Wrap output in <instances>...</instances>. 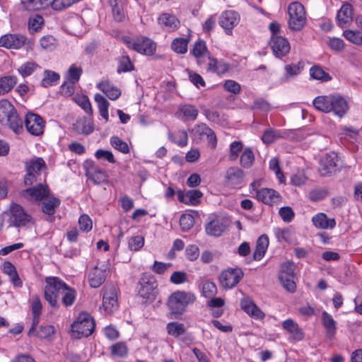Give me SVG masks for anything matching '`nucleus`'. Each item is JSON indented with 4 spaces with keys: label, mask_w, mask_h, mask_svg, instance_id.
<instances>
[{
    "label": "nucleus",
    "mask_w": 362,
    "mask_h": 362,
    "mask_svg": "<svg viewBox=\"0 0 362 362\" xmlns=\"http://www.w3.org/2000/svg\"><path fill=\"white\" fill-rule=\"evenodd\" d=\"M332 112L339 117H342L349 110V104L346 100L339 95H332Z\"/></svg>",
    "instance_id": "25"
},
{
    "label": "nucleus",
    "mask_w": 362,
    "mask_h": 362,
    "mask_svg": "<svg viewBox=\"0 0 362 362\" xmlns=\"http://www.w3.org/2000/svg\"><path fill=\"white\" fill-rule=\"evenodd\" d=\"M97 87L104 93L105 95L112 100H117L121 95V91L119 88L115 86L109 81H103L98 83Z\"/></svg>",
    "instance_id": "31"
},
{
    "label": "nucleus",
    "mask_w": 362,
    "mask_h": 362,
    "mask_svg": "<svg viewBox=\"0 0 362 362\" xmlns=\"http://www.w3.org/2000/svg\"><path fill=\"white\" fill-rule=\"evenodd\" d=\"M68 24L74 35H77L82 31L83 19L81 17L78 16L72 17L69 20Z\"/></svg>",
    "instance_id": "60"
},
{
    "label": "nucleus",
    "mask_w": 362,
    "mask_h": 362,
    "mask_svg": "<svg viewBox=\"0 0 362 362\" xmlns=\"http://www.w3.org/2000/svg\"><path fill=\"white\" fill-rule=\"evenodd\" d=\"M30 308H31V311H32V314L33 316V319L32 327L28 332L29 335H32L33 332L35 331V327L38 325V323L40 322V317L42 313V303L40 298L38 296H34L32 298V300L30 302Z\"/></svg>",
    "instance_id": "29"
},
{
    "label": "nucleus",
    "mask_w": 362,
    "mask_h": 362,
    "mask_svg": "<svg viewBox=\"0 0 362 362\" xmlns=\"http://www.w3.org/2000/svg\"><path fill=\"white\" fill-rule=\"evenodd\" d=\"M168 334L174 337H178L185 332V327L184 324L178 322H169L166 326Z\"/></svg>",
    "instance_id": "51"
},
{
    "label": "nucleus",
    "mask_w": 362,
    "mask_h": 362,
    "mask_svg": "<svg viewBox=\"0 0 362 362\" xmlns=\"http://www.w3.org/2000/svg\"><path fill=\"white\" fill-rule=\"evenodd\" d=\"M122 40L129 49L142 54L153 55L156 49V43L144 36H137L136 37L123 36Z\"/></svg>",
    "instance_id": "6"
},
{
    "label": "nucleus",
    "mask_w": 362,
    "mask_h": 362,
    "mask_svg": "<svg viewBox=\"0 0 362 362\" xmlns=\"http://www.w3.org/2000/svg\"><path fill=\"white\" fill-rule=\"evenodd\" d=\"M338 156L334 152L324 155L320 160L319 173L322 176H330L337 172Z\"/></svg>",
    "instance_id": "16"
},
{
    "label": "nucleus",
    "mask_w": 362,
    "mask_h": 362,
    "mask_svg": "<svg viewBox=\"0 0 362 362\" xmlns=\"http://www.w3.org/2000/svg\"><path fill=\"white\" fill-rule=\"evenodd\" d=\"M144 245V237L136 235L130 238L128 240V247L132 251H139Z\"/></svg>",
    "instance_id": "59"
},
{
    "label": "nucleus",
    "mask_w": 362,
    "mask_h": 362,
    "mask_svg": "<svg viewBox=\"0 0 362 362\" xmlns=\"http://www.w3.org/2000/svg\"><path fill=\"white\" fill-rule=\"evenodd\" d=\"M158 283L151 276H143L138 284L139 295L146 300H153L156 295Z\"/></svg>",
    "instance_id": "11"
},
{
    "label": "nucleus",
    "mask_w": 362,
    "mask_h": 362,
    "mask_svg": "<svg viewBox=\"0 0 362 362\" xmlns=\"http://www.w3.org/2000/svg\"><path fill=\"white\" fill-rule=\"evenodd\" d=\"M193 140L196 143H199L202 140L206 139L208 143L213 148L217 145V139L214 132L205 124L196 125L192 130Z\"/></svg>",
    "instance_id": "14"
},
{
    "label": "nucleus",
    "mask_w": 362,
    "mask_h": 362,
    "mask_svg": "<svg viewBox=\"0 0 362 362\" xmlns=\"http://www.w3.org/2000/svg\"><path fill=\"white\" fill-rule=\"evenodd\" d=\"M10 214V221L16 227H28L35 223L33 218L18 204H11Z\"/></svg>",
    "instance_id": "9"
},
{
    "label": "nucleus",
    "mask_w": 362,
    "mask_h": 362,
    "mask_svg": "<svg viewBox=\"0 0 362 362\" xmlns=\"http://www.w3.org/2000/svg\"><path fill=\"white\" fill-rule=\"evenodd\" d=\"M59 78L60 76L59 74L53 71L45 70L44 71V77L41 81V86L45 88L54 86L57 83Z\"/></svg>",
    "instance_id": "43"
},
{
    "label": "nucleus",
    "mask_w": 362,
    "mask_h": 362,
    "mask_svg": "<svg viewBox=\"0 0 362 362\" xmlns=\"http://www.w3.org/2000/svg\"><path fill=\"white\" fill-rule=\"evenodd\" d=\"M133 69L134 64H132L129 56L123 55L118 59V73L131 71Z\"/></svg>",
    "instance_id": "55"
},
{
    "label": "nucleus",
    "mask_w": 362,
    "mask_h": 362,
    "mask_svg": "<svg viewBox=\"0 0 362 362\" xmlns=\"http://www.w3.org/2000/svg\"><path fill=\"white\" fill-rule=\"evenodd\" d=\"M177 195L179 202L189 206H197L203 194L199 189H191L187 192L178 190Z\"/></svg>",
    "instance_id": "24"
},
{
    "label": "nucleus",
    "mask_w": 362,
    "mask_h": 362,
    "mask_svg": "<svg viewBox=\"0 0 362 362\" xmlns=\"http://www.w3.org/2000/svg\"><path fill=\"white\" fill-rule=\"evenodd\" d=\"M35 41L21 33H8L0 37V47L9 49H20L25 47L27 51L33 49Z\"/></svg>",
    "instance_id": "5"
},
{
    "label": "nucleus",
    "mask_w": 362,
    "mask_h": 362,
    "mask_svg": "<svg viewBox=\"0 0 362 362\" xmlns=\"http://www.w3.org/2000/svg\"><path fill=\"white\" fill-rule=\"evenodd\" d=\"M269 246V238L266 235H262L257 240L255 250L253 253V259L260 260L265 255Z\"/></svg>",
    "instance_id": "33"
},
{
    "label": "nucleus",
    "mask_w": 362,
    "mask_h": 362,
    "mask_svg": "<svg viewBox=\"0 0 362 362\" xmlns=\"http://www.w3.org/2000/svg\"><path fill=\"white\" fill-rule=\"evenodd\" d=\"M243 145L240 141H235L230 145L228 158L230 160H236L239 153L243 151Z\"/></svg>",
    "instance_id": "57"
},
{
    "label": "nucleus",
    "mask_w": 362,
    "mask_h": 362,
    "mask_svg": "<svg viewBox=\"0 0 362 362\" xmlns=\"http://www.w3.org/2000/svg\"><path fill=\"white\" fill-rule=\"evenodd\" d=\"M337 24L344 28L347 27L353 19V7L350 4H344L339 10L337 15Z\"/></svg>",
    "instance_id": "27"
},
{
    "label": "nucleus",
    "mask_w": 362,
    "mask_h": 362,
    "mask_svg": "<svg viewBox=\"0 0 362 362\" xmlns=\"http://www.w3.org/2000/svg\"><path fill=\"white\" fill-rule=\"evenodd\" d=\"M313 226L319 229H333L336 226L334 218H329L325 213H317L312 218Z\"/></svg>",
    "instance_id": "30"
},
{
    "label": "nucleus",
    "mask_w": 362,
    "mask_h": 362,
    "mask_svg": "<svg viewBox=\"0 0 362 362\" xmlns=\"http://www.w3.org/2000/svg\"><path fill=\"white\" fill-rule=\"evenodd\" d=\"M108 271L103 265L101 267L95 266L90 269L88 274V280L92 288L100 287L105 281Z\"/></svg>",
    "instance_id": "22"
},
{
    "label": "nucleus",
    "mask_w": 362,
    "mask_h": 362,
    "mask_svg": "<svg viewBox=\"0 0 362 362\" xmlns=\"http://www.w3.org/2000/svg\"><path fill=\"white\" fill-rule=\"evenodd\" d=\"M275 237L279 243H289L291 241L293 232L288 228H276L274 230Z\"/></svg>",
    "instance_id": "53"
},
{
    "label": "nucleus",
    "mask_w": 362,
    "mask_h": 362,
    "mask_svg": "<svg viewBox=\"0 0 362 362\" xmlns=\"http://www.w3.org/2000/svg\"><path fill=\"white\" fill-rule=\"evenodd\" d=\"M281 137H283V133L281 131L275 130L269 127L264 131L262 136V140L264 144H270Z\"/></svg>",
    "instance_id": "45"
},
{
    "label": "nucleus",
    "mask_w": 362,
    "mask_h": 362,
    "mask_svg": "<svg viewBox=\"0 0 362 362\" xmlns=\"http://www.w3.org/2000/svg\"><path fill=\"white\" fill-rule=\"evenodd\" d=\"M77 296L76 291L69 286L66 284L64 286V290L62 293V303L65 307H70L74 305Z\"/></svg>",
    "instance_id": "37"
},
{
    "label": "nucleus",
    "mask_w": 362,
    "mask_h": 362,
    "mask_svg": "<svg viewBox=\"0 0 362 362\" xmlns=\"http://www.w3.org/2000/svg\"><path fill=\"white\" fill-rule=\"evenodd\" d=\"M118 308L117 289L113 286L104 288L103 303L100 306L101 313L106 315L112 314Z\"/></svg>",
    "instance_id": "8"
},
{
    "label": "nucleus",
    "mask_w": 362,
    "mask_h": 362,
    "mask_svg": "<svg viewBox=\"0 0 362 362\" xmlns=\"http://www.w3.org/2000/svg\"><path fill=\"white\" fill-rule=\"evenodd\" d=\"M244 173L238 168H230L226 172V178L228 184L237 185L241 183Z\"/></svg>",
    "instance_id": "36"
},
{
    "label": "nucleus",
    "mask_w": 362,
    "mask_h": 362,
    "mask_svg": "<svg viewBox=\"0 0 362 362\" xmlns=\"http://www.w3.org/2000/svg\"><path fill=\"white\" fill-rule=\"evenodd\" d=\"M294 266L287 262L281 264L279 279L283 287L290 293H294L296 284L294 281Z\"/></svg>",
    "instance_id": "10"
},
{
    "label": "nucleus",
    "mask_w": 362,
    "mask_h": 362,
    "mask_svg": "<svg viewBox=\"0 0 362 362\" xmlns=\"http://www.w3.org/2000/svg\"><path fill=\"white\" fill-rule=\"evenodd\" d=\"M255 160V155L250 148H245L240 158V162L242 167L249 168L252 166Z\"/></svg>",
    "instance_id": "52"
},
{
    "label": "nucleus",
    "mask_w": 362,
    "mask_h": 362,
    "mask_svg": "<svg viewBox=\"0 0 362 362\" xmlns=\"http://www.w3.org/2000/svg\"><path fill=\"white\" fill-rule=\"evenodd\" d=\"M189 40L185 37H177L171 43V49L177 54H185Z\"/></svg>",
    "instance_id": "49"
},
{
    "label": "nucleus",
    "mask_w": 362,
    "mask_h": 362,
    "mask_svg": "<svg viewBox=\"0 0 362 362\" xmlns=\"http://www.w3.org/2000/svg\"><path fill=\"white\" fill-rule=\"evenodd\" d=\"M240 307L244 312L255 320H262L265 317L264 313L249 297L243 298L241 300Z\"/></svg>",
    "instance_id": "23"
},
{
    "label": "nucleus",
    "mask_w": 362,
    "mask_h": 362,
    "mask_svg": "<svg viewBox=\"0 0 362 362\" xmlns=\"http://www.w3.org/2000/svg\"><path fill=\"white\" fill-rule=\"evenodd\" d=\"M322 322L326 331V335L331 338L334 337L337 330V322L332 316L326 311L322 313Z\"/></svg>",
    "instance_id": "34"
},
{
    "label": "nucleus",
    "mask_w": 362,
    "mask_h": 362,
    "mask_svg": "<svg viewBox=\"0 0 362 362\" xmlns=\"http://www.w3.org/2000/svg\"><path fill=\"white\" fill-rule=\"evenodd\" d=\"M282 328L288 334V340L291 342L300 341L305 337L303 329L291 318L283 321Z\"/></svg>",
    "instance_id": "20"
},
{
    "label": "nucleus",
    "mask_w": 362,
    "mask_h": 362,
    "mask_svg": "<svg viewBox=\"0 0 362 362\" xmlns=\"http://www.w3.org/2000/svg\"><path fill=\"white\" fill-rule=\"evenodd\" d=\"M195 300L196 297L194 293L177 291L169 296L167 304L170 313L177 317V315L183 314L187 306L193 303Z\"/></svg>",
    "instance_id": "2"
},
{
    "label": "nucleus",
    "mask_w": 362,
    "mask_h": 362,
    "mask_svg": "<svg viewBox=\"0 0 362 362\" xmlns=\"http://www.w3.org/2000/svg\"><path fill=\"white\" fill-rule=\"evenodd\" d=\"M332 95H321L315 98L313 100L315 107L323 112L327 113L332 112Z\"/></svg>",
    "instance_id": "35"
},
{
    "label": "nucleus",
    "mask_w": 362,
    "mask_h": 362,
    "mask_svg": "<svg viewBox=\"0 0 362 362\" xmlns=\"http://www.w3.org/2000/svg\"><path fill=\"white\" fill-rule=\"evenodd\" d=\"M40 47L45 50H53L57 45V40L52 35H45L39 40Z\"/></svg>",
    "instance_id": "54"
},
{
    "label": "nucleus",
    "mask_w": 362,
    "mask_h": 362,
    "mask_svg": "<svg viewBox=\"0 0 362 362\" xmlns=\"http://www.w3.org/2000/svg\"><path fill=\"white\" fill-rule=\"evenodd\" d=\"M110 143L112 148L122 153L127 154L130 152L127 143L117 136H111Z\"/></svg>",
    "instance_id": "48"
},
{
    "label": "nucleus",
    "mask_w": 362,
    "mask_h": 362,
    "mask_svg": "<svg viewBox=\"0 0 362 362\" xmlns=\"http://www.w3.org/2000/svg\"><path fill=\"white\" fill-rule=\"evenodd\" d=\"M224 230L223 223L218 219L212 220L206 226V232L210 235L219 236Z\"/></svg>",
    "instance_id": "39"
},
{
    "label": "nucleus",
    "mask_w": 362,
    "mask_h": 362,
    "mask_svg": "<svg viewBox=\"0 0 362 362\" xmlns=\"http://www.w3.org/2000/svg\"><path fill=\"white\" fill-rule=\"evenodd\" d=\"M192 54L197 59L198 64L202 63V59L204 57V54L207 53V47L204 40H197L194 45L192 50Z\"/></svg>",
    "instance_id": "46"
},
{
    "label": "nucleus",
    "mask_w": 362,
    "mask_h": 362,
    "mask_svg": "<svg viewBox=\"0 0 362 362\" xmlns=\"http://www.w3.org/2000/svg\"><path fill=\"white\" fill-rule=\"evenodd\" d=\"M310 76L313 79L322 81H329L332 79L329 74L325 72L323 69L318 65H315L310 68Z\"/></svg>",
    "instance_id": "44"
},
{
    "label": "nucleus",
    "mask_w": 362,
    "mask_h": 362,
    "mask_svg": "<svg viewBox=\"0 0 362 362\" xmlns=\"http://www.w3.org/2000/svg\"><path fill=\"white\" fill-rule=\"evenodd\" d=\"M228 69L229 64L223 60H218L214 57L208 56V63L206 66V71L222 75L226 74Z\"/></svg>",
    "instance_id": "28"
},
{
    "label": "nucleus",
    "mask_w": 362,
    "mask_h": 362,
    "mask_svg": "<svg viewBox=\"0 0 362 362\" xmlns=\"http://www.w3.org/2000/svg\"><path fill=\"white\" fill-rule=\"evenodd\" d=\"M37 326L35 327V331L31 336H37L39 338L44 339L50 337L54 332V327L52 325H45L40 327L37 330Z\"/></svg>",
    "instance_id": "56"
},
{
    "label": "nucleus",
    "mask_w": 362,
    "mask_h": 362,
    "mask_svg": "<svg viewBox=\"0 0 362 362\" xmlns=\"http://www.w3.org/2000/svg\"><path fill=\"white\" fill-rule=\"evenodd\" d=\"M38 65L34 62H27L23 64L18 69V72L23 77H27L31 75Z\"/></svg>",
    "instance_id": "58"
},
{
    "label": "nucleus",
    "mask_w": 362,
    "mask_h": 362,
    "mask_svg": "<svg viewBox=\"0 0 362 362\" xmlns=\"http://www.w3.org/2000/svg\"><path fill=\"white\" fill-rule=\"evenodd\" d=\"M26 170L39 175L41 170L46 169V163L42 158L35 157L25 163Z\"/></svg>",
    "instance_id": "38"
},
{
    "label": "nucleus",
    "mask_w": 362,
    "mask_h": 362,
    "mask_svg": "<svg viewBox=\"0 0 362 362\" xmlns=\"http://www.w3.org/2000/svg\"><path fill=\"white\" fill-rule=\"evenodd\" d=\"M0 122L3 125L8 126L16 133L23 130L22 119L11 103L6 99L0 100Z\"/></svg>",
    "instance_id": "1"
},
{
    "label": "nucleus",
    "mask_w": 362,
    "mask_h": 362,
    "mask_svg": "<svg viewBox=\"0 0 362 362\" xmlns=\"http://www.w3.org/2000/svg\"><path fill=\"white\" fill-rule=\"evenodd\" d=\"M82 73L83 71L81 66L72 64L67 71L66 78L69 83L74 85L79 81Z\"/></svg>",
    "instance_id": "50"
},
{
    "label": "nucleus",
    "mask_w": 362,
    "mask_h": 362,
    "mask_svg": "<svg viewBox=\"0 0 362 362\" xmlns=\"http://www.w3.org/2000/svg\"><path fill=\"white\" fill-rule=\"evenodd\" d=\"M95 329L93 318L87 313H81L71 325V337L76 339L87 337Z\"/></svg>",
    "instance_id": "4"
},
{
    "label": "nucleus",
    "mask_w": 362,
    "mask_h": 362,
    "mask_svg": "<svg viewBox=\"0 0 362 362\" xmlns=\"http://www.w3.org/2000/svg\"><path fill=\"white\" fill-rule=\"evenodd\" d=\"M270 46L274 55L279 58L287 55L291 49L288 40L280 35H272Z\"/></svg>",
    "instance_id": "18"
},
{
    "label": "nucleus",
    "mask_w": 362,
    "mask_h": 362,
    "mask_svg": "<svg viewBox=\"0 0 362 362\" xmlns=\"http://www.w3.org/2000/svg\"><path fill=\"white\" fill-rule=\"evenodd\" d=\"M60 204V200L54 197L51 193L45 197L42 201V210L47 215H53L55 213V209Z\"/></svg>",
    "instance_id": "32"
},
{
    "label": "nucleus",
    "mask_w": 362,
    "mask_h": 362,
    "mask_svg": "<svg viewBox=\"0 0 362 362\" xmlns=\"http://www.w3.org/2000/svg\"><path fill=\"white\" fill-rule=\"evenodd\" d=\"M49 191L50 189L47 184L40 183L23 190L21 194L28 202L40 203L45 197L49 195Z\"/></svg>",
    "instance_id": "13"
},
{
    "label": "nucleus",
    "mask_w": 362,
    "mask_h": 362,
    "mask_svg": "<svg viewBox=\"0 0 362 362\" xmlns=\"http://www.w3.org/2000/svg\"><path fill=\"white\" fill-rule=\"evenodd\" d=\"M158 24L168 31H174L180 26V20L173 14L163 13L158 18Z\"/></svg>",
    "instance_id": "26"
},
{
    "label": "nucleus",
    "mask_w": 362,
    "mask_h": 362,
    "mask_svg": "<svg viewBox=\"0 0 362 362\" xmlns=\"http://www.w3.org/2000/svg\"><path fill=\"white\" fill-rule=\"evenodd\" d=\"M17 83V78L14 76H7L0 78V95L8 93Z\"/></svg>",
    "instance_id": "40"
},
{
    "label": "nucleus",
    "mask_w": 362,
    "mask_h": 362,
    "mask_svg": "<svg viewBox=\"0 0 362 362\" xmlns=\"http://www.w3.org/2000/svg\"><path fill=\"white\" fill-rule=\"evenodd\" d=\"M44 24L43 18L37 14L31 16L28 19V28L30 33L33 34L38 32Z\"/></svg>",
    "instance_id": "47"
},
{
    "label": "nucleus",
    "mask_w": 362,
    "mask_h": 362,
    "mask_svg": "<svg viewBox=\"0 0 362 362\" xmlns=\"http://www.w3.org/2000/svg\"><path fill=\"white\" fill-rule=\"evenodd\" d=\"M240 20V15L237 12L228 10L221 14L218 23L226 35H231L233 28L239 24Z\"/></svg>",
    "instance_id": "15"
},
{
    "label": "nucleus",
    "mask_w": 362,
    "mask_h": 362,
    "mask_svg": "<svg viewBox=\"0 0 362 362\" xmlns=\"http://www.w3.org/2000/svg\"><path fill=\"white\" fill-rule=\"evenodd\" d=\"M78 225L80 230L84 232H89L93 228L92 220L87 214H83L79 217Z\"/></svg>",
    "instance_id": "63"
},
{
    "label": "nucleus",
    "mask_w": 362,
    "mask_h": 362,
    "mask_svg": "<svg viewBox=\"0 0 362 362\" xmlns=\"http://www.w3.org/2000/svg\"><path fill=\"white\" fill-rule=\"evenodd\" d=\"M111 354L118 357H124L128 353V348L124 342H117L111 346Z\"/></svg>",
    "instance_id": "61"
},
{
    "label": "nucleus",
    "mask_w": 362,
    "mask_h": 362,
    "mask_svg": "<svg viewBox=\"0 0 362 362\" xmlns=\"http://www.w3.org/2000/svg\"><path fill=\"white\" fill-rule=\"evenodd\" d=\"M86 175L95 184L100 185L107 182V175L105 170L95 165L92 161L85 165Z\"/></svg>",
    "instance_id": "21"
},
{
    "label": "nucleus",
    "mask_w": 362,
    "mask_h": 362,
    "mask_svg": "<svg viewBox=\"0 0 362 362\" xmlns=\"http://www.w3.org/2000/svg\"><path fill=\"white\" fill-rule=\"evenodd\" d=\"M288 27L290 29L299 31L306 24V13L304 6L298 1H294L288 7Z\"/></svg>",
    "instance_id": "7"
},
{
    "label": "nucleus",
    "mask_w": 362,
    "mask_h": 362,
    "mask_svg": "<svg viewBox=\"0 0 362 362\" xmlns=\"http://www.w3.org/2000/svg\"><path fill=\"white\" fill-rule=\"evenodd\" d=\"M65 284L66 283L59 277L49 276L45 279L44 296L51 307L59 308L58 299L64 290Z\"/></svg>",
    "instance_id": "3"
},
{
    "label": "nucleus",
    "mask_w": 362,
    "mask_h": 362,
    "mask_svg": "<svg viewBox=\"0 0 362 362\" xmlns=\"http://www.w3.org/2000/svg\"><path fill=\"white\" fill-rule=\"evenodd\" d=\"M216 15L209 16L202 23V30L206 34H210L216 25Z\"/></svg>",
    "instance_id": "64"
},
{
    "label": "nucleus",
    "mask_w": 362,
    "mask_h": 362,
    "mask_svg": "<svg viewBox=\"0 0 362 362\" xmlns=\"http://www.w3.org/2000/svg\"><path fill=\"white\" fill-rule=\"evenodd\" d=\"M243 272L240 268L227 269L219 276L220 285L226 289L233 288L243 279Z\"/></svg>",
    "instance_id": "12"
},
{
    "label": "nucleus",
    "mask_w": 362,
    "mask_h": 362,
    "mask_svg": "<svg viewBox=\"0 0 362 362\" xmlns=\"http://www.w3.org/2000/svg\"><path fill=\"white\" fill-rule=\"evenodd\" d=\"M343 36L350 42L356 45H362V30H352L346 29L343 32Z\"/></svg>",
    "instance_id": "42"
},
{
    "label": "nucleus",
    "mask_w": 362,
    "mask_h": 362,
    "mask_svg": "<svg viewBox=\"0 0 362 362\" xmlns=\"http://www.w3.org/2000/svg\"><path fill=\"white\" fill-rule=\"evenodd\" d=\"M25 125L27 131L32 135L40 136L44 132L45 122L38 115L28 113L25 117Z\"/></svg>",
    "instance_id": "17"
},
{
    "label": "nucleus",
    "mask_w": 362,
    "mask_h": 362,
    "mask_svg": "<svg viewBox=\"0 0 362 362\" xmlns=\"http://www.w3.org/2000/svg\"><path fill=\"white\" fill-rule=\"evenodd\" d=\"M179 112L185 120H194L199 113L197 108L192 105H183L179 107Z\"/></svg>",
    "instance_id": "41"
},
{
    "label": "nucleus",
    "mask_w": 362,
    "mask_h": 362,
    "mask_svg": "<svg viewBox=\"0 0 362 362\" xmlns=\"http://www.w3.org/2000/svg\"><path fill=\"white\" fill-rule=\"evenodd\" d=\"M217 288L216 284L210 281H206L202 286V293L206 298H210L216 295Z\"/></svg>",
    "instance_id": "62"
},
{
    "label": "nucleus",
    "mask_w": 362,
    "mask_h": 362,
    "mask_svg": "<svg viewBox=\"0 0 362 362\" xmlns=\"http://www.w3.org/2000/svg\"><path fill=\"white\" fill-rule=\"evenodd\" d=\"M256 199L269 206L277 205L282 201L281 194L272 188H262L256 192Z\"/></svg>",
    "instance_id": "19"
}]
</instances>
